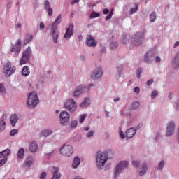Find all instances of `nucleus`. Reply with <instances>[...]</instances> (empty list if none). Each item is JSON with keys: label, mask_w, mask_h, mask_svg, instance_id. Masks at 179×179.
I'll use <instances>...</instances> for the list:
<instances>
[{"label": "nucleus", "mask_w": 179, "mask_h": 179, "mask_svg": "<svg viewBox=\"0 0 179 179\" xmlns=\"http://www.w3.org/2000/svg\"><path fill=\"white\" fill-rule=\"evenodd\" d=\"M119 134L120 138H122V139H124V133L122 132V131H120Z\"/></svg>", "instance_id": "nucleus-57"}, {"label": "nucleus", "mask_w": 179, "mask_h": 179, "mask_svg": "<svg viewBox=\"0 0 179 179\" xmlns=\"http://www.w3.org/2000/svg\"><path fill=\"white\" fill-rule=\"evenodd\" d=\"M28 37L29 39V40L26 39V41H27L26 43H30V41H31V40H33V35L29 34Z\"/></svg>", "instance_id": "nucleus-51"}, {"label": "nucleus", "mask_w": 179, "mask_h": 179, "mask_svg": "<svg viewBox=\"0 0 179 179\" xmlns=\"http://www.w3.org/2000/svg\"><path fill=\"white\" fill-rule=\"evenodd\" d=\"M45 29V25L44 24V22H41L40 23V29L41 30H44Z\"/></svg>", "instance_id": "nucleus-49"}, {"label": "nucleus", "mask_w": 179, "mask_h": 179, "mask_svg": "<svg viewBox=\"0 0 179 179\" xmlns=\"http://www.w3.org/2000/svg\"><path fill=\"white\" fill-rule=\"evenodd\" d=\"M142 74V69H138L137 71V78L139 79L141 78V75Z\"/></svg>", "instance_id": "nucleus-47"}, {"label": "nucleus", "mask_w": 179, "mask_h": 179, "mask_svg": "<svg viewBox=\"0 0 179 179\" xmlns=\"http://www.w3.org/2000/svg\"><path fill=\"white\" fill-rule=\"evenodd\" d=\"M22 73L23 76H29L30 75V67H29V66H24Z\"/></svg>", "instance_id": "nucleus-24"}, {"label": "nucleus", "mask_w": 179, "mask_h": 179, "mask_svg": "<svg viewBox=\"0 0 179 179\" xmlns=\"http://www.w3.org/2000/svg\"><path fill=\"white\" fill-rule=\"evenodd\" d=\"M179 45V41H176L173 45V48H176V47H178Z\"/></svg>", "instance_id": "nucleus-59"}, {"label": "nucleus", "mask_w": 179, "mask_h": 179, "mask_svg": "<svg viewBox=\"0 0 179 179\" xmlns=\"http://www.w3.org/2000/svg\"><path fill=\"white\" fill-rule=\"evenodd\" d=\"M157 91H153L151 94V99H156L157 97Z\"/></svg>", "instance_id": "nucleus-43"}, {"label": "nucleus", "mask_w": 179, "mask_h": 179, "mask_svg": "<svg viewBox=\"0 0 179 179\" xmlns=\"http://www.w3.org/2000/svg\"><path fill=\"white\" fill-rule=\"evenodd\" d=\"M60 152L63 156H66V157H69V156H72V153H73V148L71 145H64L60 148Z\"/></svg>", "instance_id": "nucleus-9"}, {"label": "nucleus", "mask_w": 179, "mask_h": 179, "mask_svg": "<svg viewBox=\"0 0 179 179\" xmlns=\"http://www.w3.org/2000/svg\"><path fill=\"white\" fill-rule=\"evenodd\" d=\"M86 118V115L83 114L81 115L79 117V122L80 124H82V122H83V121H85V119Z\"/></svg>", "instance_id": "nucleus-39"}, {"label": "nucleus", "mask_w": 179, "mask_h": 179, "mask_svg": "<svg viewBox=\"0 0 179 179\" xmlns=\"http://www.w3.org/2000/svg\"><path fill=\"white\" fill-rule=\"evenodd\" d=\"M73 24H71L69 25V27L66 29V33L64 34V38H71V37L73 36Z\"/></svg>", "instance_id": "nucleus-13"}, {"label": "nucleus", "mask_w": 179, "mask_h": 179, "mask_svg": "<svg viewBox=\"0 0 179 179\" xmlns=\"http://www.w3.org/2000/svg\"><path fill=\"white\" fill-rule=\"evenodd\" d=\"M55 171L53 173L52 178L51 179H59L61 178V173H59L58 168H54Z\"/></svg>", "instance_id": "nucleus-26"}, {"label": "nucleus", "mask_w": 179, "mask_h": 179, "mask_svg": "<svg viewBox=\"0 0 179 179\" xmlns=\"http://www.w3.org/2000/svg\"><path fill=\"white\" fill-rule=\"evenodd\" d=\"M152 83H153V80H152V79L149 80H148V82H147V85H148V86H150Z\"/></svg>", "instance_id": "nucleus-53"}, {"label": "nucleus", "mask_w": 179, "mask_h": 179, "mask_svg": "<svg viewBox=\"0 0 179 179\" xmlns=\"http://www.w3.org/2000/svg\"><path fill=\"white\" fill-rule=\"evenodd\" d=\"M62 20V15H59L58 17L56 18L55 21L52 24L51 32L52 34V38L55 44L58 43V37H59V31L57 30V26L61 23Z\"/></svg>", "instance_id": "nucleus-2"}, {"label": "nucleus", "mask_w": 179, "mask_h": 179, "mask_svg": "<svg viewBox=\"0 0 179 179\" xmlns=\"http://www.w3.org/2000/svg\"><path fill=\"white\" fill-rule=\"evenodd\" d=\"M45 177H47V173L45 172H43L41 174V179H45Z\"/></svg>", "instance_id": "nucleus-50"}, {"label": "nucleus", "mask_w": 179, "mask_h": 179, "mask_svg": "<svg viewBox=\"0 0 179 179\" xmlns=\"http://www.w3.org/2000/svg\"><path fill=\"white\" fill-rule=\"evenodd\" d=\"M163 167H164V161H161L158 166V170H163Z\"/></svg>", "instance_id": "nucleus-40"}, {"label": "nucleus", "mask_w": 179, "mask_h": 179, "mask_svg": "<svg viewBox=\"0 0 179 179\" xmlns=\"http://www.w3.org/2000/svg\"><path fill=\"white\" fill-rule=\"evenodd\" d=\"M89 106H90V99L85 98L80 105V107H89Z\"/></svg>", "instance_id": "nucleus-27"}, {"label": "nucleus", "mask_w": 179, "mask_h": 179, "mask_svg": "<svg viewBox=\"0 0 179 179\" xmlns=\"http://www.w3.org/2000/svg\"><path fill=\"white\" fill-rule=\"evenodd\" d=\"M135 134H136V130L134 128L128 129L126 131L125 133V137L127 138V139H131V138H134L135 136Z\"/></svg>", "instance_id": "nucleus-18"}, {"label": "nucleus", "mask_w": 179, "mask_h": 179, "mask_svg": "<svg viewBox=\"0 0 179 179\" xmlns=\"http://www.w3.org/2000/svg\"><path fill=\"white\" fill-rule=\"evenodd\" d=\"M102 76H103V70H101V68H98V69H95L91 73L92 79H99V78H101Z\"/></svg>", "instance_id": "nucleus-14"}, {"label": "nucleus", "mask_w": 179, "mask_h": 179, "mask_svg": "<svg viewBox=\"0 0 179 179\" xmlns=\"http://www.w3.org/2000/svg\"><path fill=\"white\" fill-rule=\"evenodd\" d=\"M131 108L132 110H136L139 108V102L135 101L133 103H131Z\"/></svg>", "instance_id": "nucleus-35"}, {"label": "nucleus", "mask_w": 179, "mask_h": 179, "mask_svg": "<svg viewBox=\"0 0 179 179\" xmlns=\"http://www.w3.org/2000/svg\"><path fill=\"white\" fill-rule=\"evenodd\" d=\"M38 96L36 93H29L27 98V105L29 107H36L38 104Z\"/></svg>", "instance_id": "nucleus-5"}, {"label": "nucleus", "mask_w": 179, "mask_h": 179, "mask_svg": "<svg viewBox=\"0 0 179 179\" xmlns=\"http://www.w3.org/2000/svg\"><path fill=\"white\" fill-rule=\"evenodd\" d=\"M99 16H100V13H96V12H93V13L90 15V18H91V19H94V17H99Z\"/></svg>", "instance_id": "nucleus-37"}, {"label": "nucleus", "mask_w": 179, "mask_h": 179, "mask_svg": "<svg viewBox=\"0 0 179 179\" xmlns=\"http://www.w3.org/2000/svg\"><path fill=\"white\" fill-rule=\"evenodd\" d=\"M8 118V115L6 114H3L1 120H0V132H2L5 129V127L6 126V123L5 122V120Z\"/></svg>", "instance_id": "nucleus-19"}, {"label": "nucleus", "mask_w": 179, "mask_h": 179, "mask_svg": "<svg viewBox=\"0 0 179 179\" xmlns=\"http://www.w3.org/2000/svg\"><path fill=\"white\" fill-rule=\"evenodd\" d=\"M2 157L3 159L7 158L9 155H10V149H6L2 152H1Z\"/></svg>", "instance_id": "nucleus-29"}, {"label": "nucleus", "mask_w": 179, "mask_h": 179, "mask_svg": "<svg viewBox=\"0 0 179 179\" xmlns=\"http://www.w3.org/2000/svg\"><path fill=\"white\" fill-rule=\"evenodd\" d=\"M155 61H156V62H160V61H161L160 57L157 56L155 57Z\"/></svg>", "instance_id": "nucleus-58"}, {"label": "nucleus", "mask_w": 179, "mask_h": 179, "mask_svg": "<svg viewBox=\"0 0 179 179\" xmlns=\"http://www.w3.org/2000/svg\"><path fill=\"white\" fill-rule=\"evenodd\" d=\"M96 166L98 169H103L104 164L107 163L108 160V155L106 152L99 151L96 156Z\"/></svg>", "instance_id": "nucleus-1"}, {"label": "nucleus", "mask_w": 179, "mask_h": 179, "mask_svg": "<svg viewBox=\"0 0 179 179\" xmlns=\"http://www.w3.org/2000/svg\"><path fill=\"white\" fill-rule=\"evenodd\" d=\"M11 52H15L16 54H19L20 52V46H14L11 49Z\"/></svg>", "instance_id": "nucleus-32"}, {"label": "nucleus", "mask_w": 179, "mask_h": 179, "mask_svg": "<svg viewBox=\"0 0 179 179\" xmlns=\"http://www.w3.org/2000/svg\"><path fill=\"white\" fill-rule=\"evenodd\" d=\"M79 164H80V158L79 157H75L72 164L73 169H78Z\"/></svg>", "instance_id": "nucleus-22"}, {"label": "nucleus", "mask_w": 179, "mask_h": 179, "mask_svg": "<svg viewBox=\"0 0 179 179\" xmlns=\"http://www.w3.org/2000/svg\"><path fill=\"white\" fill-rule=\"evenodd\" d=\"M135 93H137V94H139V92H141V90L139 89V87H136L134 90Z\"/></svg>", "instance_id": "nucleus-52"}, {"label": "nucleus", "mask_w": 179, "mask_h": 179, "mask_svg": "<svg viewBox=\"0 0 179 179\" xmlns=\"http://www.w3.org/2000/svg\"><path fill=\"white\" fill-rule=\"evenodd\" d=\"M145 41V34L137 32L131 37V43L134 45H141Z\"/></svg>", "instance_id": "nucleus-3"}, {"label": "nucleus", "mask_w": 179, "mask_h": 179, "mask_svg": "<svg viewBox=\"0 0 179 179\" xmlns=\"http://www.w3.org/2000/svg\"><path fill=\"white\" fill-rule=\"evenodd\" d=\"M43 5L45 6L46 12H48V16L51 17V16H52L53 10L51 8V5H50V1H48V0H45L43 3Z\"/></svg>", "instance_id": "nucleus-17"}, {"label": "nucleus", "mask_w": 179, "mask_h": 179, "mask_svg": "<svg viewBox=\"0 0 179 179\" xmlns=\"http://www.w3.org/2000/svg\"><path fill=\"white\" fill-rule=\"evenodd\" d=\"M38 148V146L37 145V143L35 141H32L29 145V149L30 151L34 152H36L37 149Z\"/></svg>", "instance_id": "nucleus-23"}, {"label": "nucleus", "mask_w": 179, "mask_h": 179, "mask_svg": "<svg viewBox=\"0 0 179 179\" xmlns=\"http://www.w3.org/2000/svg\"><path fill=\"white\" fill-rule=\"evenodd\" d=\"M17 132H18L17 129H13L10 132V136H15L16 135V134H17Z\"/></svg>", "instance_id": "nucleus-45"}, {"label": "nucleus", "mask_w": 179, "mask_h": 179, "mask_svg": "<svg viewBox=\"0 0 179 179\" xmlns=\"http://www.w3.org/2000/svg\"><path fill=\"white\" fill-rule=\"evenodd\" d=\"M85 44L87 47H96L97 42L94 40V37L92 35H87Z\"/></svg>", "instance_id": "nucleus-12"}, {"label": "nucleus", "mask_w": 179, "mask_h": 179, "mask_svg": "<svg viewBox=\"0 0 179 179\" xmlns=\"http://www.w3.org/2000/svg\"><path fill=\"white\" fill-rule=\"evenodd\" d=\"M25 164L27 167H30V166H31V164H33V159L31 158H27L25 160Z\"/></svg>", "instance_id": "nucleus-33"}, {"label": "nucleus", "mask_w": 179, "mask_h": 179, "mask_svg": "<svg viewBox=\"0 0 179 179\" xmlns=\"http://www.w3.org/2000/svg\"><path fill=\"white\" fill-rule=\"evenodd\" d=\"M0 93H5V87L2 83L0 84Z\"/></svg>", "instance_id": "nucleus-46"}, {"label": "nucleus", "mask_w": 179, "mask_h": 179, "mask_svg": "<svg viewBox=\"0 0 179 179\" xmlns=\"http://www.w3.org/2000/svg\"><path fill=\"white\" fill-rule=\"evenodd\" d=\"M138 171L139 176H145V174H146V171H148V165H146V164H143L141 167L139 168Z\"/></svg>", "instance_id": "nucleus-21"}, {"label": "nucleus", "mask_w": 179, "mask_h": 179, "mask_svg": "<svg viewBox=\"0 0 179 179\" xmlns=\"http://www.w3.org/2000/svg\"><path fill=\"white\" fill-rule=\"evenodd\" d=\"M177 142L178 143H179V132H178Z\"/></svg>", "instance_id": "nucleus-63"}, {"label": "nucleus", "mask_w": 179, "mask_h": 179, "mask_svg": "<svg viewBox=\"0 0 179 179\" xmlns=\"http://www.w3.org/2000/svg\"><path fill=\"white\" fill-rule=\"evenodd\" d=\"M16 72V67L15 66H12L10 62H7L3 69V73H4L5 76L9 78L11 75H13Z\"/></svg>", "instance_id": "nucleus-6"}, {"label": "nucleus", "mask_w": 179, "mask_h": 179, "mask_svg": "<svg viewBox=\"0 0 179 179\" xmlns=\"http://www.w3.org/2000/svg\"><path fill=\"white\" fill-rule=\"evenodd\" d=\"M140 128H142V123L138 124V127H136V129H140Z\"/></svg>", "instance_id": "nucleus-61"}, {"label": "nucleus", "mask_w": 179, "mask_h": 179, "mask_svg": "<svg viewBox=\"0 0 179 179\" xmlns=\"http://www.w3.org/2000/svg\"><path fill=\"white\" fill-rule=\"evenodd\" d=\"M65 110L69 111L70 113H75L78 108L76 102L73 99H68L66 100L64 104Z\"/></svg>", "instance_id": "nucleus-4"}, {"label": "nucleus", "mask_w": 179, "mask_h": 179, "mask_svg": "<svg viewBox=\"0 0 179 179\" xmlns=\"http://www.w3.org/2000/svg\"><path fill=\"white\" fill-rule=\"evenodd\" d=\"M101 51H102L103 52H106V48H101Z\"/></svg>", "instance_id": "nucleus-64"}, {"label": "nucleus", "mask_w": 179, "mask_h": 179, "mask_svg": "<svg viewBox=\"0 0 179 179\" xmlns=\"http://www.w3.org/2000/svg\"><path fill=\"white\" fill-rule=\"evenodd\" d=\"M174 128L175 125L173 122H171L167 124L166 132V136H170L174 134Z\"/></svg>", "instance_id": "nucleus-15"}, {"label": "nucleus", "mask_w": 179, "mask_h": 179, "mask_svg": "<svg viewBox=\"0 0 179 179\" xmlns=\"http://www.w3.org/2000/svg\"><path fill=\"white\" fill-rule=\"evenodd\" d=\"M17 157V159H23V157H24V148H20L18 150Z\"/></svg>", "instance_id": "nucleus-28"}, {"label": "nucleus", "mask_w": 179, "mask_h": 179, "mask_svg": "<svg viewBox=\"0 0 179 179\" xmlns=\"http://www.w3.org/2000/svg\"><path fill=\"white\" fill-rule=\"evenodd\" d=\"M78 127V122L76 120H73L71 122V128H76Z\"/></svg>", "instance_id": "nucleus-38"}, {"label": "nucleus", "mask_w": 179, "mask_h": 179, "mask_svg": "<svg viewBox=\"0 0 179 179\" xmlns=\"http://www.w3.org/2000/svg\"><path fill=\"white\" fill-rule=\"evenodd\" d=\"M17 121H19V117H17V115H11L10 117V122L13 127H15V125H16V122H17Z\"/></svg>", "instance_id": "nucleus-20"}, {"label": "nucleus", "mask_w": 179, "mask_h": 179, "mask_svg": "<svg viewBox=\"0 0 179 179\" xmlns=\"http://www.w3.org/2000/svg\"><path fill=\"white\" fill-rule=\"evenodd\" d=\"M179 66V52H178L173 59V67L177 69Z\"/></svg>", "instance_id": "nucleus-25"}, {"label": "nucleus", "mask_w": 179, "mask_h": 179, "mask_svg": "<svg viewBox=\"0 0 179 179\" xmlns=\"http://www.w3.org/2000/svg\"><path fill=\"white\" fill-rule=\"evenodd\" d=\"M136 10H138V6H135V8H131L129 14L134 15V13H135Z\"/></svg>", "instance_id": "nucleus-42"}, {"label": "nucleus", "mask_w": 179, "mask_h": 179, "mask_svg": "<svg viewBox=\"0 0 179 179\" xmlns=\"http://www.w3.org/2000/svg\"><path fill=\"white\" fill-rule=\"evenodd\" d=\"M155 59V55L152 52V51L148 50L144 56V62L149 64L152 62Z\"/></svg>", "instance_id": "nucleus-16"}, {"label": "nucleus", "mask_w": 179, "mask_h": 179, "mask_svg": "<svg viewBox=\"0 0 179 179\" xmlns=\"http://www.w3.org/2000/svg\"><path fill=\"white\" fill-rule=\"evenodd\" d=\"M31 57V48L28 47L27 49L23 52L22 57L20 59V64L24 65V64H27L29 62V59Z\"/></svg>", "instance_id": "nucleus-8"}, {"label": "nucleus", "mask_w": 179, "mask_h": 179, "mask_svg": "<svg viewBox=\"0 0 179 179\" xmlns=\"http://www.w3.org/2000/svg\"><path fill=\"white\" fill-rule=\"evenodd\" d=\"M60 124L62 125H65L69 122V119L71 118V115L66 110H64L60 113L59 115Z\"/></svg>", "instance_id": "nucleus-10"}, {"label": "nucleus", "mask_w": 179, "mask_h": 179, "mask_svg": "<svg viewBox=\"0 0 179 179\" xmlns=\"http://www.w3.org/2000/svg\"><path fill=\"white\" fill-rule=\"evenodd\" d=\"M51 134H52V131L46 129V130L42 131L41 133V135L42 136H48L51 135Z\"/></svg>", "instance_id": "nucleus-30"}, {"label": "nucleus", "mask_w": 179, "mask_h": 179, "mask_svg": "<svg viewBox=\"0 0 179 179\" xmlns=\"http://www.w3.org/2000/svg\"><path fill=\"white\" fill-rule=\"evenodd\" d=\"M87 90H89V88L86 87V85H79L76 88V90L73 92V97H78V96H80V94H82V93L87 92Z\"/></svg>", "instance_id": "nucleus-11"}, {"label": "nucleus", "mask_w": 179, "mask_h": 179, "mask_svg": "<svg viewBox=\"0 0 179 179\" xmlns=\"http://www.w3.org/2000/svg\"><path fill=\"white\" fill-rule=\"evenodd\" d=\"M103 13L104 15H108L110 13V10H108V8L104 9Z\"/></svg>", "instance_id": "nucleus-55"}, {"label": "nucleus", "mask_w": 179, "mask_h": 179, "mask_svg": "<svg viewBox=\"0 0 179 179\" xmlns=\"http://www.w3.org/2000/svg\"><path fill=\"white\" fill-rule=\"evenodd\" d=\"M94 134V131H90L87 133V138H92Z\"/></svg>", "instance_id": "nucleus-48"}, {"label": "nucleus", "mask_w": 179, "mask_h": 179, "mask_svg": "<svg viewBox=\"0 0 179 179\" xmlns=\"http://www.w3.org/2000/svg\"><path fill=\"white\" fill-rule=\"evenodd\" d=\"M121 41H122V44H127V43H129V37L122 36Z\"/></svg>", "instance_id": "nucleus-34"}, {"label": "nucleus", "mask_w": 179, "mask_h": 179, "mask_svg": "<svg viewBox=\"0 0 179 179\" xmlns=\"http://www.w3.org/2000/svg\"><path fill=\"white\" fill-rule=\"evenodd\" d=\"M132 164L134 167H139V164H141V162H139V161H133Z\"/></svg>", "instance_id": "nucleus-44"}, {"label": "nucleus", "mask_w": 179, "mask_h": 179, "mask_svg": "<svg viewBox=\"0 0 179 179\" xmlns=\"http://www.w3.org/2000/svg\"><path fill=\"white\" fill-rule=\"evenodd\" d=\"M6 162H8V158H3L0 160V167H1V166H3V164H5V163H6Z\"/></svg>", "instance_id": "nucleus-41"}, {"label": "nucleus", "mask_w": 179, "mask_h": 179, "mask_svg": "<svg viewBox=\"0 0 179 179\" xmlns=\"http://www.w3.org/2000/svg\"><path fill=\"white\" fill-rule=\"evenodd\" d=\"M20 44H22V41L20 40V39H18L17 41V42H16V45H15L16 47H20Z\"/></svg>", "instance_id": "nucleus-54"}, {"label": "nucleus", "mask_w": 179, "mask_h": 179, "mask_svg": "<svg viewBox=\"0 0 179 179\" xmlns=\"http://www.w3.org/2000/svg\"><path fill=\"white\" fill-rule=\"evenodd\" d=\"M128 167V162L122 161L115 167V178H117L120 174L124 172V170Z\"/></svg>", "instance_id": "nucleus-7"}, {"label": "nucleus", "mask_w": 179, "mask_h": 179, "mask_svg": "<svg viewBox=\"0 0 179 179\" xmlns=\"http://www.w3.org/2000/svg\"><path fill=\"white\" fill-rule=\"evenodd\" d=\"M156 12H152L150 15V22H151V23H153V22L156 21Z\"/></svg>", "instance_id": "nucleus-31"}, {"label": "nucleus", "mask_w": 179, "mask_h": 179, "mask_svg": "<svg viewBox=\"0 0 179 179\" xmlns=\"http://www.w3.org/2000/svg\"><path fill=\"white\" fill-rule=\"evenodd\" d=\"M111 50H115L118 48V43L117 42H111L110 44Z\"/></svg>", "instance_id": "nucleus-36"}, {"label": "nucleus", "mask_w": 179, "mask_h": 179, "mask_svg": "<svg viewBox=\"0 0 179 179\" xmlns=\"http://www.w3.org/2000/svg\"><path fill=\"white\" fill-rule=\"evenodd\" d=\"M80 0H72L71 5H75V3H78Z\"/></svg>", "instance_id": "nucleus-56"}, {"label": "nucleus", "mask_w": 179, "mask_h": 179, "mask_svg": "<svg viewBox=\"0 0 179 179\" xmlns=\"http://www.w3.org/2000/svg\"><path fill=\"white\" fill-rule=\"evenodd\" d=\"M112 17H113L111 15H110V14H109L108 16H106V20H110V19H111Z\"/></svg>", "instance_id": "nucleus-60"}, {"label": "nucleus", "mask_w": 179, "mask_h": 179, "mask_svg": "<svg viewBox=\"0 0 179 179\" xmlns=\"http://www.w3.org/2000/svg\"><path fill=\"white\" fill-rule=\"evenodd\" d=\"M82 38H83V36H82V35H78V40H79V41H82Z\"/></svg>", "instance_id": "nucleus-62"}]
</instances>
